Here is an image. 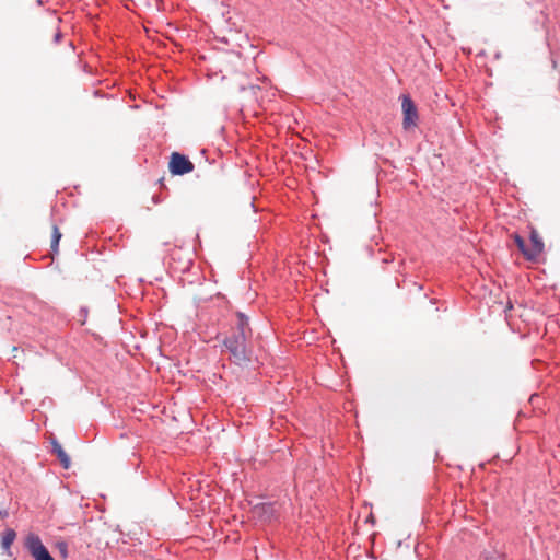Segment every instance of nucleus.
Returning a JSON list of instances; mask_svg holds the SVG:
<instances>
[{
	"label": "nucleus",
	"instance_id": "0eeeda50",
	"mask_svg": "<svg viewBox=\"0 0 560 560\" xmlns=\"http://www.w3.org/2000/svg\"><path fill=\"white\" fill-rule=\"evenodd\" d=\"M16 537V534L13 529L9 528L7 529L1 539V546L4 550H9L11 545L13 544L14 539Z\"/></svg>",
	"mask_w": 560,
	"mask_h": 560
},
{
	"label": "nucleus",
	"instance_id": "6e6552de",
	"mask_svg": "<svg viewBox=\"0 0 560 560\" xmlns=\"http://www.w3.org/2000/svg\"><path fill=\"white\" fill-rule=\"evenodd\" d=\"M61 233L57 225L52 226V235H51V249L57 253L58 252V245L61 238Z\"/></svg>",
	"mask_w": 560,
	"mask_h": 560
},
{
	"label": "nucleus",
	"instance_id": "9d476101",
	"mask_svg": "<svg viewBox=\"0 0 560 560\" xmlns=\"http://www.w3.org/2000/svg\"><path fill=\"white\" fill-rule=\"evenodd\" d=\"M57 547H58L61 556L63 558H67V556H68V546H67V544L63 542V541L62 542H58Z\"/></svg>",
	"mask_w": 560,
	"mask_h": 560
},
{
	"label": "nucleus",
	"instance_id": "f257e3e1",
	"mask_svg": "<svg viewBox=\"0 0 560 560\" xmlns=\"http://www.w3.org/2000/svg\"><path fill=\"white\" fill-rule=\"evenodd\" d=\"M237 317L236 329L230 337L225 338L224 346L233 361L236 364H243L250 359V350L247 340L252 336V329L248 325V319L243 314H238Z\"/></svg>",
	"mask_w": 560,
	"mask_h": 560
},
{
	"label": "nucleus",
	"instance_id": "39448f33",
	"mask_svg": "<svg viewBox=\"0 0 560 560\" xmlns=\"http://www.w3.org/2000/svg\"><path fill=\"white\" fill-rule=\"evenodd\" d=\"M401 109L404 114L402 126L405 129H409L417 125L418 112L415 103L408 95L402 96Z\"/></svg>",
	"mask_w": 560,
	"mask_h": 560
},
{
	"label": "nucleus",
	"instance_id": "423d86ee",
	"mask_svg": "<svg viewBox=\"0 0 560 560\" xmlns=\"http://www.w3.org/2000/svg\"><path fill=\"white\" fill-rule=\"evenodd\" d=\"M52 450H54V453H56L57 457L59 458L62 467L68 469L71 465V460H70V457L68 456V454L62 448V446L58 442L54 441Z\"/></svg>",
	"mask_w": 560,
	"mask_h": 560
},
{
	"label": "nucleus",
	"instance_id": "20e7f679",
	"mask_svg": "<svg viewBox=\"0 0 560 560\" xmlns=\"http://www.w3.org/2000/svg\"><path fill=\"white\" fill-rule=\"evenodd\" d=\"M168 168L173 175H184L194 171V164L187 156L178 152H173L171 154Z\"/></svg>",
	"mask_w": 560,
	"mask_h": 560
},
{
	"label": "nucleus",
	"instance_id": "9b49d317",
	"mask_svg": "<svg viewBox=\"0 0 560 560\" xmlns=\"http://www.w3.org/2000/svg\"><path fill=\"white\" fill-rule=\"evenodd\" d=\"M8 515L7 512H0V517H5Z\"/></svg>",
	"mask_w": 560,
	"mask_h": 560
},
{
	"label": "nucleus",
	"instance_id": "7ed1b4c3",
	"mask_svg": "<svg viewBox=\"0 0 560 560\" xmlns=\"http://www.w3.org/2000/svg\"><path fill=\"white\" fill-rule=\"evenodd\" d=\"M529 242L530 244L527 245V250H524V257L527 260L536 261L544 253L545 244L534 226H530Z\"/></svg>",
	"mask_w": 560,
	"mask_h": 560
},
{
	"label": "nucleus",
	"instance_id": "f03ea898",
	"mask_svg": "<svg viewBox=\"0 0 560 560\" xmlns=\"http://www.w3.org/2000/svg\"><path fill=\"white\" fill-rule=\"evenodd\" d=\"M25 547L35 560H55L43 545L39 536L34 533L26 536Z\"/></svg>",
	"mask_w": 560,
	"mask_h": 560
},
{
	"label": "nucleus",
	"instance_id": "1a4fd4ad",
	"mask_svg": "<svg viewBox=\"0 0 560 560\" xmlns=\"http://www.w3.org/2000/svg\"><path fill=\"white\" fill-rule=\"evenodd\" d=\"M514 242L517 246V248L521 250V253L524 255V250H527V245L522 236L518 234L513 235Z\"/></svg>",
	"mask_w": 560,
	"mask_h": 560
},
{
	"label": "nucleus",
	"instance_id": "f8f14e48",
	"mask_svg": "<svg viewBox=\"0 0 560 560\" xmlns=\"http://www.w3.org/2000/svg\"><path fill=\"white\" fill-rule=\"evenodd\" d=\"M267 508H268V506L262 505V506L260 508V510H266Z\"/></svg>",
	"mask_w": 560,
	"mask_h": 560
}]
</instances>
